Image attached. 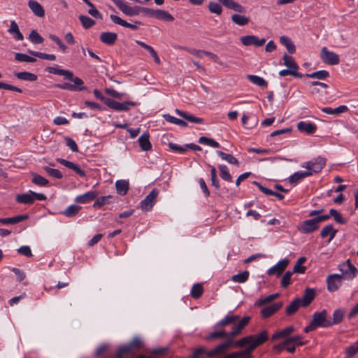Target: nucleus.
<instances>
[{"mask_svg": "<svg viewBox=\"0 0 358 358\" xmlns=\"http://www.w3.org/2000/svg\"><path fill=\"white\" fill-rule=\"evenodd\" d=\"M250 317L246 316L243 317L232 328V330L229 332L228 339H226L225 342L216 346L213 350L210 351H206L203 347H200L195 350L189 358H199L201 355H206L208 357H213L215 355L222 354L227 350L231 346H234V338L241 334L243 329L248 324Z\"/></svg>", "mask_w": 358, "mask_h": 358, "instance_id": "nucleus-1", "label": "nucleus"}, {"mask_svg": "<svg viewBox=\"0 0 358 358\" xmlns=\"http://www.w3.org/2000/svg\"><path fill=\"white\" fill-rule=\"evenodd\" d=\"M268 339L266 330H263L258 334L250 335L243 337L234 343V347H246L244 350L234 352L237 353V358H252V352Z\"/></svg>", "mask_w": 358, "mask_h": 358, "instance_id": "nucleus-2", "label": "nucleus"}, {"mask_svg": "<svg viewBox=\"0 0 358 358\" xmlns=\"http://www.w3.org/2000/svg\"><path fill=\"white\" fill-rule=\"evenodd\" d=\"M338 270L341 272L340 275L343 279L352 280L357 275L358 271L356 267L352 264L350 259L340 264Z\"/></svg>", "mask_w": 358, "mask_h": 358, "instance_id": "nucleus-3", "label": "nucleus"}, {"mask_svg": "<svg viewBox=\"0 0 358 358\" xmlns=\"http://www.w3.org/2000/svg\"><path fill=\"white\" fill-rule=\"evenodd\" d=\"M73 82V84L64 83L62 84H56L55 86L59 89L67 90L71 92L82 91L86 90L85 86L83 85V81L78 77H74L72 73V79H68Z\"/></svg>", "mask_w": 358, "mask_h": 358, "instance_id": "nucleus-4", "label": "nucleus"}, {"mask_svg": "<svg viewBox=\"0 0 358 358\" xmlns=\"http://www.w3.org/2000/svg\"><path fill=\"white\" fill-rule=\"evenodd\" d=\"M325 164L326 159L323 157H318L312 161L306 162L303 167H305L307 169V172H310L312 176L313 173L320 172L324 167Z\"/></svg>", "mask_w": 358, "mask_h": 358, "instance_id": "nucleus-5", "label": "nucleus"}, {"mask_svg": "<svg viewBox=\"0 0 358 358\" xmlns=\"http://www.w3.org/2000/svg\"><path fill=\"white\" fill-rule=\"evenodd\" d=\"M118 8L127 16H135L140 14V6H130L124 0H112Z\"/></svg>", "mask_w": 358, "mask_h": 358, "instance_id": "nucleus-6", "label": "nucleus"}, {"mask_svg": "<svg viewBox=\"0 0 358 358\" xmlns=\"http://www.w3.org/2000/svg\"><path fill=\"white\" fill-rule=\"evenodd\" d=\"M159 194V190L156 188L153 189L145 198L140 203V206L142 210H150L156 202L157 197Z\"/></svg>", "mask_w": 358, "mask_h": 358, "instance_id": "nucleus-7", "label": "nucleus"}, {"mask_svg": "<svg viewBox=\"0 0 358 358\" xmlns=\"http://www.w3.org/2000/svg\"><path fill=\"white\" fill-rule=\"evenodd\" d=\"M327 312L323 310L321 312H316L313 315L311 322L317 327H331L330 320L327 319Z\"/></svg>", "mask_w": 358, "mask_h": 358, "instance_id": "nucleus-8", "label": "nucleus"}, {"mask_svg": "<svg viewBox=\"0 0 358 358\" xmlns=\"http://www.w3.org/2000/svg\"><path fill=\"white\" fill-rule=\"evenodd\" d=\"M320 58L323 62L329 65H337L340 62L339 56L329 51L327 47H323L320 52Z\"/></svg>", "mask_w": 358, "mask_h": 358, "instance_id": "nucleus-9", "label": "nucleus"}, {"mask_svg": "<svg viewBox=\"0 0 358 358\" xmlns=\"http://www.w3.org/2000/svg\"><path fill=\"white\" fill-rule=\"evenodd\" d=\"M106 106L109 108L117 111H127L129 110V106H135L136 103L132 101H125L123 103L117 102L109 98L106 99Z\"/></svg>", "mask_w": 358, "mask_h": 358, "instance_id": "nucleus-10", "label": "nucleus"}, {"mask_svg": "<svg viewBox=\"0 0 358 358\" xmlns=\"http://www.w3.org/2000/svg\"><path fill=\"white\" fill-rule=\"evenodd\" d=\"M341 275L339 274H331L327 278V290L330 292H336L342 285Z\"/></svg>", "mask_w": 358, "mask_h": 358, "instance_id": "nucleus-11", "label": "nucleus"}, {"mask_svg": "<svg viewBox=\"0 0 358 358\" xmlns=\"http://www.w3.org/2000/svg\"><path fill=\"white\" fill-rule=\"evenodd\" d=\"M143 347L141 339L138 337H134L129 343L122 345L120 348L126 354L129 355L134 350H138Z\"/></svg>", "mask_w": 358, "mask_h": 358, "instance_id": "nucleus-12", "label": "nucleus"}, {"mask_svg": "<svg viewBox=\"0 0 358 358\" xmlns=\"http://www.w3.org/2000/svg\"><path fill=\"white\" fill-rule=\"evenodd\" d=\"M318 227V223L316 219L314 217L313 219L307 220L301 222L299 225L298 229L303 234H309L317 230Z\"/></svg>", "mask_w": 358, "mask_h": 358, "instance_id": "nucleus-13", "label": "nucleus"}, {"mask_svg": "<svg viewBox=\"0 0 358 358\" xmlns=\"http://www.w3.org/2000/svg\"><path fill=\"white\" fill-rule=\"evenodd\" d=\"M240 41L243 45L248 46L254 45L256 47L262 46L266 42L265 38L259 39L257 36L255 35H248L241 36L240 38Z\"/></svg>", "mask_w": 358, "mask_h": 358, "instance_id": "nucleus-14", "label": "nucleus"}, {"mask_svg": "<svg viewBox=\"0 0 358 358\" xmlns=\"http://www.w3.org/2000/svg\"><path fill=\"white\" fill-rule=\"evenodd\" d=\"M288 264H289V260L287 259L280 260L275 266H273V267L270 268L268 270V271H267L268 275H276L277 276L280 275L282 273V272L285 271L286 267L287 266Z\"/></svg>", "mask_w": 358, "mask_h": 358, "instance_id": "nucleus-15", "label": "nucleus"}, {"mask_svg": "<svg viewBox=\"0 0 358 358\" xmlns=\"http://www.w3.org/2000/svg\"><path fill=\"white\" fill-rule=\"evenodd\" d=\"M110 18L113 23L120 25V26H122L126 28H129L134 31H136L138 29V27L136 24H141V22L139 21H134L135 24L129 23L127 22H126L125 20H122V18H120V17L115 15H110Z\"/></svg>", "mask_w": 358, "mask_h": 358, "instance_id": "nucleus-16", "label": "nucleus"}, {"mask_svg": "<svg viewBox=\"0 0 358 358\" xmlns=\"http://www.w3.org/2000/svg\"><path fill=\"white\" fill-rule=\"evenodd\" d=\"M297 129L300 132H303L307 134H312L317 130V126L310 122L300 121L296 125Z\"/></svg>", "mask_w": 358, "mask_h": 358, "instance_id": "nucleus-17", "label": "nucleus"}, {"mask_svg": "<svg viewBox=\"0 0 358 358\" xmlns=\"http://www.w3.org/2000/svg\"><path fill=\"white\" fill-rule=\"evenodd\" d=\"M57 160L59 163H60L63 166L67 167L69 169L73 170L75 173H76L80 177L85 176V171L83 170L78 165H77L70 161H68L66 159H64L59 158Z\"/></svg>", "mask_w": 358, "mask_h": 358, "instance_id": "nucleus-18", "label": "nucleus"}, {"mask_svg": "<svg viewBox=\"0 0 358 358\" xmlns=\"http://www.w3.org/2000/svg\"><path fill=\"white\" fill-rule=\"evenodd\" d=\"M315 297V290L312 288H306L300 301L302 307H307Z\"/></svg>", "mask_w": 358, "mask_h": 358, "instance_id": "nucleus-19", "label": "nucleus"}, {"mask_svg": "<svg viewBox=\"0 0 358 358\" xmlns=\"http://www.w3.org/2000/svg\"><path fill=\"white\" fill-rule=\"evenodd\" d=\"M282 306V302L273 303L262 308L261 310V315L264 318H267L278 311Z\"/></svg>", "mask_w": 358, "mask_h": 358, "instance_id": "nucleus-20", "label": "nucleus"}, {"mask_svg": "<svg viewBox=\"0 0 358 358\" xmlns=\"http://www.w3.org/2000/svg\"><path fill=\"white\" fill-rule=\"evenodd\" d=\"M28 6L36 16L39 17L45 16V10L43 6L38 1L29 0L28 1Z\"/></svg>", "mask_w": 358, "mask_h": 358, "instance_id": "nucleus-21", "label": "nucleus"}, {"mask_svg": "<svg viewBox=\"0 0 358 358\" xmlns=\"http://www.w3.org/2000/svg\"><path fill=\"white\" fill-rule=\"evenodd\" d=\"M98 194L95 191H90L76 197L75 201L80 203H86L94 200Z\"/></svg>", "mask_w": 358, "mask_h": 358, "instance_id": "nucleus-22", "label": "nucleus"}, {"mask_svg": "<svg viewBox=\"0 0 358 358\" xmlns=\"http://www.w3.org/2000/svg\"><path fill=\"white\" fill-rule=\"evenodd\" d=\"M117 39V34L114 32H103L100 35V40L102 43L108 45H113Z\"/></svg>", "mask_w": 358, "mask_h": 358, "instance_id": "nucleus-23", "label": "nucleus"}, {"mask_svg": "<svg viewBox=\"0 0 358 358\" xmlns=\"http://www.w3.org/2000/svg\"><path fill=\"white\" fill-rule=\"evenodd\" d=\"M239 319V316L238 315H227L221 320L220 322H217L215 324V328L220 329L222 328L225 326L229 325L231 324H234L236 320Z\"/></svg>", "mask_w": 358, "mask_h": 358, "instance_id": "nucleus-24", "label": "nucleus"}, {"mask_svg": "<svg viewBox=\"0 0 358 358\" xmlns=\"http://www.w3.org/2000/svg\"><path fill=\"white\" fill-rule=\"evenodd\" d=\"M150 135L148 133H143L138 138V143L142 150L148 151L152 149V144L150 141Z\"/></svg>", "mask_w": 358, "mask_h": 358, "instance_id": "nucleus-25", "label": "nucleus"}, {"mask_svg": "<svg viewBox=\"0 0 358 358\" xmlns=\"http://www.w3.org/2000/svg\"><path fill=\"white\" fill-rule=\"evenodd\" d=\"M176 113L180 117L184 118L185 120H186L190 122L196 123V124H201V123L203 122V119H202L201 117H195V116L192 115V114H189L185 111L180 110L179 109H176Z\"/></svg>", "mask_w": 358, "mask_h": 358, "instance_id": "nucleus-26", "label": "nucleus"}, {"mask_svg": "<svg viewBox=\"0 0 358 358\" xmlns=\"http://www.w3.org/2000/svg\"><path fill=\"white\" fill-rule=\"evenodd\" d=\"M8 31L9 34L13 35L14 38L17 41H22L24 39V36L20 32L17 24L14 20L10 22Z\"/></svg>", "mask_w": 358, "mask_h": 358, "instance_id": "nucleus-27", "label": "nucleus"}, {"mask_svg": "<svg viewBox=\"0 0 358 358\" xmlns=\"http://www.w3.org/2000/svg\"><path fill=\"white\" fill-rule=\"evenodd\" d=\"M29 217L28 215H20L15 217L0 218V224H14L20 222L24 221Z\"/></svg>", "mask_w": 358, "mask_h": 358, "instance_id": "nucleus-28", "label": "nucleus"}, {"mask_svg": "<svg viewBox=\"0 0 358 358\" xmlns=\"http://www.w3.org/2000/svg\"><path fill=\"white\" fill-rule=\"evenodd\" d=\"M46 71L50 73L63 76L65 79H72V72L69 70L60 69L55 67H48Z\"/></svg>", "mask_w": 358, "mask_h": 358, "instance_id": "nucleus-29", "label": "nucleus"}, {"mask_svg": "<svg viewBox=\"0 0 358 358\" xmlns=\"http://www.w3.org/2000/svg\"><path fill=\"white\" fill-rule=\"evenodd\" d=\"M136 43L149 52V53L153 57L155 63H157V64H159L161 63L160 59L157 52L154 50L152 47L141 41H136Z\"/></svg>", "mask_w": 358, "mask_h": 358, "instance_id": "nucleus-30", "label": "nucleus"}, {"mask_svg": "<svg viewBox=\"0 0 358 358\" xmlns=\"http://www.w3.org/2000/svg\"><path fill=\"white\" fill-rule=\"evenodd\" d=\"M14 76L22 80H26V81H36L37 80V76L34 73L27 72V71H22V72H15Z\"/></svg>", "mask_w": 358, "mask_h": 358, "instance_id": "nucleus-31", "label": "nucleus"}, {"mask_svg": "<svg viewBox=\"0 0 358 358\" xmlns=\"http://www.w3.org/2000/svg\"><path fill=\"white\" fill-rule=\"evenodd\" d=\"M16 201L19 203L31 204L34 201V197L30 191L28 193L18 194L16 196Z\"/></svg>", "mask_w": 358, "mask_h": 358, "instance_id": "nucleus-32", "label": "nucleus"}, {"mask_svg": "<svg viewBox=\"0 0 358 358\" xmlns=\"http://www.w3.org/2000/svg\"><path fill=\"white\" fill-rule=\"evenodd\" d=\"M337 230L333 228L332 224L326 225L321 231L320 236L322 238H325L329 236V242H330L336 236Z\"/></svg>", "mask_w": 358, "mask_h": 358, "instance_id": "nucleus-33", "label": "nucleus"}, {"mask_svg": "<svg viewBox=\"0 0 358 358\" xmlns=\"http://www.w3.org/2000/svg\"><path fill=\"white\" fill-rule=\"evenodd\" d=\"M310 176H311L310 172H307L306 171H299L294 173L289 178V182L290 183H296L299 180Z\"/></svg>", "mask_w": 358, "mask_h": 358, "instance_id": "nucleus-34", "label": "nucleus"}, {"mask_svg": "<svg viewBox=\"0 0 358 358\" xmlns=\"http://www.w3.org/2000/svg\"><path fill=\"white\" fill-rule=\"evenodd\" d=\"M295 331V328L293 326H289L286 327L285 329L275 332L271 338L272 341H275L280 338H283L289 336L292 332Z\"/></svg>", "mask_w": 358, "mask_h": 358, "instance_id": "nucleus-35", "label": "nucleus"}, {"mask_svg": "<svg viewBox=\"0 0 358 358\" xmlns=\"http://www.w3.org/2000/svg\"><path fill=\"white\" fill-rule=\"evenodd\" d=\"M117 192L121 195H125L129 189V182L124 180H119L115 182Z\"/></svg>", "mask_w": 358, "mask_h": 358, "instance_id": "nucleus-36", "label": "nucleus"}, {"mask_svg": "<svg viewBox=\"0 0 358 358\" xmlns=\"http://www.w3.org/2000/svg\"><path fill=\"white\" fill-rule=\"evenodd\" d=\"M301 306L300 298H296L286 308V314L288 315L295 313L299 307Z\"/></svg>", "mask_w": 358, "mask_h": 358, "instance_id": "nucleus-37", "label": "nucleus"}, {"mask_svg": "<svg viewBox=\"0 0 358 358\" xmlns=\"http://www.w3.org/2000/svg\"><path fill=\"white\" fill-rule=\"evenodd\" d=\"M231 21L239 26H245L250 22V19L244 15L234 14L231 15Z\"/></svg>", "mask_w": 358, "mask_h": 358, "instance_id": "nucleus-38", "label": "nucleus"}, {"mask_svg": "<svg viewBox=\"0 0 358 358\" xmlns=\"http://www.w3.org/2000/svg\"><path fill=\"white\" fill-rule=\"evenodd\" d=\"M155 17L158 20H164L167 22H172L174 20V17L172 15L164 10H155Z\"/></svg>", "mask_w": 358, "mask_h": 358, "instance_id": "nucleus-39", "label": "nucleus"}, {"mask_svg": "<svg viewBox=\"0 0 358 358\" xmlns=\"http://www.w3.org/2000/svg\"><path fill=\"white\" fill-rule=\"evenodd\" d=\"M247 78L253 84L259 87H266L268 83L263 78L256 75H248Z\"/></svg>", "mask_w": 358, "mask_h": 358, "instance_id": "nucleus-40", "label": "nucleus"}, {"mask_svg": "<svg viewBox=\"0 0 358 358\" xmlns=\"http://www.w3.org/2000/svg\"><path fill=\"white\" fill-rule=\"evenodd\" d=\"M280 43L285 45L289 53H294L296 50L295 45L287 36H283L280 38Z\"/></svg>", "mask_w": 358, "mask_h": 358, "instance_id": "nucleus-41", "label": "nucleus"}, {"mask_svg": "<svg viewBox=\"0 0 358 358\" xmlns=\"http://www.w3.org/2000/svg\"><path fill=\"white\" fill-rule=\"evenodd\" d=\"M284 64L290 70H293L294 71H297L299 66L296 63L294 62L292 57L289 56L287 55H285L283 56Z\"/></svg>", "mask_w": 358, "mask_h": 358, "instance_id": "nucleus-42", "label": "nucleus"}, {"mask_svg": "<svg viewBox=\"0 0 358 358\" xmlns=\"http://www.w3.org/2000/svg\"><path fill=\"white\" fill-rule=\"evenodd\" d=\"M80 209L81 207L78 205H71L67 207L62 213L68 217H72L78 214Z\"/></svg>", "mask_w": 358, "mask_h": 358, "instance_id": "nucleus-43", "label": "nucleus"}, {"mask_svg": "<svg viewBox=\"0 0 358 358\" xmlns=\"http://www.w3.org/2000/svg\"><path fill=\"white\" fill-rule=\"evenodd\" d=\"M345 311L344 310L339 308L334 310L333 313V320H330L331 327L334 324H337L341 322Z\"/></svg>", "mask_w": 358, "mask_h": 358, "instance_id": "nucleus-44", "label": "nucleus"}, {"mask_svg": "<svg viewBox=\"0 0 358 358\" xmlns=\"http://www.w3.org/2000/svg\"><path fill=\"white\" fill-rule=\"evenodd\" d=\"M217 154L223 159L227 161L228 163L235 165H238V161L232 155L227 154L222 151L217 150Z\"/></svg>", "mask_w": 358, "mask_h": 358, "instance_id": "nucleus-45", "label": "nucleus"}, {"mask_svg": "<svg viewBox=\"0 0 358 358\" xmlns=\"http://www.w3.org/2000/svg\"><path fill=\"white\" fill-rule=\"evenodd\" d=\"M203 293V288L201 284L196 283L194 284L191 289V296L195 299H197L200 298Z\"/></svg>", "mask_w": 358, "mask_h": 358, "instance_id": "nucleus-46", "label": "nucleus"}, {"mask_svg": "<svg viewBox=\"0 0 358 358\" xmlns=\"http://www.w3.org/2000/svg\"><path fill=\"white\" fill-rule=\"evenodd\" d=\"M306 76L310 78L324 80L329 76V73L326 70H321L311 73H307L306 74Z\"/></svg>", "mask_w": 358, "mask_h": 358, "instance_id": "nucleus-47", "label": "nucleus"}, {"mask_svg": "<svg viewBox=\"0 0 358 358\" xmlns=\"http://www.w3.org/2000/svg\"><path fill=\"white\" fill-rule=\"evenodd\" d=\"M249 275H250L249 272L248 271H245L240 273L234 275L231 277V280L236 282L243 283L248 280Z\"/></svg>", "mask_w": 358, "mask_h": 358, "instance_id": "nucleus-48", "label": "nucleus"}, {"mask_svg": "<svg viewBox=\"0 0 358 358\" xmlns=\"http://www.w3.org/2000/svg\"><path fill=\"white\" fill-rule=\"evenodd\" d=\"M229 332H225V331L224 330H218V331H213L210 334H209L208 335V336L206 337V340H213V339H217V338H226L227 339L229 338Z\"/></svg>", "mask_w": 358, "mask_h": 358, "instance_id": "nucleus-49", "label": "nucleus"}, {"mask_svg": "<svg viewBox=\"0 0 358 358\" xmlns=\"http://www.w3.org/2000/svg\"><path fill=\"white\" fill-rule=\"evenodd\" d=\"M302 338H303V337L299 335L292 336V337L286 338L285 340V344L289 345L291 343H294V345L301 346V345H303L304 344H306V342L302 341H301Z\"/></svg>", "mask_w": 358, "mask_h": 358, "instance_id": "nucleus-50", "label": "nucleus"}, {"mask_svg": "<svg viewBox=\"0 0 358 358\" xmlns=\"http://www.w3.org/2000/svg\"><path fill=\"white\" fill-rule=\"evenodd\" d=\"M32 182L38 186H46L48 184V180L41 175L32 173Z\"/></svg>", "mask_w": 358, "mask_h": 358, "instance_id": "nucleus-51", "label": "nucleus"}, {"mask_svg": "<svg viewBox=\"0 0 358 358\" xmlns=\"http://www.w3.org/2000/svg\"><path fill=\"white\" fill-rule=\"evenodd\" d=\"M15 59L20 62L34 63L36 61V58L30 57L24 53H16Z\"/></svg>", "mask_w": 358, "mask_h": 358, "instance_id": "nucleus-52", "label": "nucleus"}, {"mask_svg": "<svg viewBox=\"0 0 358 358\" xmlns=\"http://www.w3.org/2000/svg\"><path fill=\"white\" fill-rule=\"evenodd\" d=\"M358 353V341L348 347L345 350L346 358H352Z\"/></svg>", "mask_w": 358, "mask_h": 358, "instance_id": "nucleus-53", "label": "nucleus"}, {"mask_svg": "<svg viewBox=\"0 0 358 358\" xmlns=\"http://www.w3.org/2000/svg\"><path fill=\"white\" fill-rule=\"evenodd\" d=\"M29 52L31 55L38 57L40 59H47V60H50V61H55L56 59V56L55 55L46 54V53H43V52H36V51H32V50H29Z\"/></svg>", "mask_w": 358, "mask_h": 358, "instance_id": "nucleus-54", "label": "nucleus"}, {"mask_svg": "<svg viewBox=\"0 0 358 358\" xmlns=\"http://www.w3.org/2000/svg\"><path fill=\"white\" fill-rule=\"evenodd\" d=\"M164 117L165 118V120L167 122L173 123V124H177V125H179L180 127H185L187 126V122H185L184 120H182L180 119L177 118V117L171 116V115H170L169 114L164 115Z\"/></svg>", "mask_w": 358, "mask_h": 358, "instance_id": "nucleus-55", "label": "nucleus"}, {"mask_svg": "<svg viewBox=\"0 0 358 358\" xmlns=\"http://www.w3.org/2000/svg\"><path fill=\"white\" fill-rule=\"evenodd\" d=\"M79 20L85 29H90L95 24V21L86 15H80Z\"/></svg>", "mask_w": 358, "mask_h": 358, "instance_id": "nucleus-56", "label": "nucleus"}, {"mask_svg": "<svg viewBox=\"0 0 358 358\" xmlns=\"http://www.w3.org/2000/svg\"><path fill=\"white\" fill-rule=\"evenodd\" d=\"M199 143L201 144L207 145L208 146L213 147V148H219L220 144L217 141H215L214 139L208 138L206 136H201L199 138Z\"/></svg>", "mask_w": 358, "mask_h": 358, "instance_id": "nucleus-57", "label": "nucleus"}, {"mask_svg": "<svg viewBox=\"0 0 358 358\" xmlns=\"http://www.w3.org/2000/svg\"><path fill=\"white\" fill-rule=\"evenodd\" d=\"M208 8L209 11L212 13L220 15L222 13V8L221 5L215 1H210Z\"/></svg>", "mask_w": 358, "mask_h": 358, "instance_id": "nucleus-58", "label": "nucleus"}, {"mask_svg": "<svg viewBox=\"0 0 358 358\" xmlns=\"http://www.w3.org/2000/svg\"><path fill=\"white\" fill-rule=\"evenodd\" d=\"M219 169L220 171V177L222 180L231 182L232 177L228 171V168L226 165H220Z\"/></svg>", "mask_w": 358, "mask_h": 358, "instance_id": "nucleus-59", "label": "nucleus"}, {"mask_svg": "<svg viewBox=\"0 0 358 358\" xmlns=\"http://www.w3.org/2000/svg\"><path fill=\"white\" fill-rule=\"evenodd\" d=\"M112 198L111 196H105L98 198L93 204L94 208H99L105 204L110 203V199Z\"/></svg>", "mask_w": 358, "mask_h": 358, "instance_id": "nucleus-60", "label": "nucleus"}, {"mask_svg": "<svg viewBox=\"0 0 358 358\" xmlns=\"http://www.w3.org/2000/svg\"><path fill=\"white\" fill-rule=\"evenodd\" d=\"M43 169L50 176L53 177V178H58V179H61L62 178V173H61L60 171H59L58 169H52L49 166H43Z\"/></svg>", "mask_w": 358, "mask_h": 358, "instance_id": "nucleus-61", "label": "nucleus"}, {"mask_svg": "<svg viewBox=\"0 0 358 358\" xmlns=\"http://www.w3.org/2000/svg\"><path fill=\"white\" fill-rule=\"evenodd\" d=\"M29 38L32 43L35 44H40L43 42V37L36 30H32L30 32Z\"/></svg>", "mask_w": 358, "mask_h": 358, "instance_id": "nucleus-62", "label": "nucleus"}, {"mask_svg": "<svg viewBox=\"0 0 358 358\" xmlns=\"http://www.w3.org/2000/svg\"><path fill=\"white\" fill-rule=\"evenodd\" d=\"M330 215L334 217L335 221L339 224H345L346 220L343 217L342 215L336 209H331L329 210Z\"/></svg>", "mask_w": 358, "mask_h": 358, "instance_id": "nucleus-63", "label": "nucleus"}, {"mask_svg": "<svg viewBox=\"0 0 358 358\" xmlns=\"http://www.w3.org/2000/svg\"><path fill=\"white\" fill-rule=\"evenodd\" d=\"M49 38L52 41L56 43V44L59 46V48L63 52H65L66 51V49H67L66 45L62 42V41L58 36H57L56 35H54V34H50Z\"/></svg>", "mask_w": 358, "mask_h": 358, "instance_id": "nucleus-64", "label": "nucleus"}]
</instances>
